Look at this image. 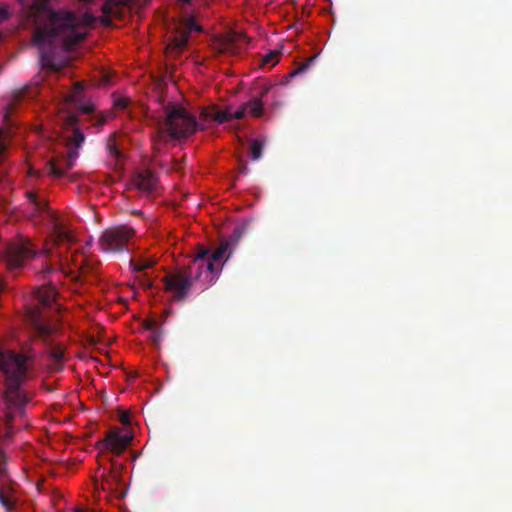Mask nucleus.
Wrapping results in <instances>:
<instances>
[{
	"label": "nucleus",
	"instance_id": "nucleus-19",
	"mask_svg": "<svg viewBox=\"0 0 512 512\" xmlns=\"http://www.w3.org/2000/svg\"><path fill=\"white\" fill-rule=\"evenodd\" d=\"M130 264L133 267L134 272H144L145 270L151 268L155 264V261L149 258H139L136 260H131Z\"/></svg>",
	"mask_w": 512,
	"mask_h": 512
},
{
	"label": "nucleus",
	"instance_id": "nucleus-8",
	"mask_svg": "<svg viewBox=\"0 0 512 512\" xmlns=\"http://www.w3.org/2000/svg\"><path fill=\"white\" fill-rule=\"evenodd\" d=\"M228 243H221V245L214 251L205 247H198L196 256L192 260H200L199 266L201 267V276L205 275L207 278L210 276L209 281H212L215 276L219 274L222 269V259L228 249Z\"/></svg>",
	"mask_w": 512,
	"mask_h": 512
},
{
	"label": "nucleus",
	"instance_id": "nucleus-26",
	"mask_svg": "<svg viewBox=\"0 0 512 512\" xmlns=\"http://www.w3.org/2000/svg\"><path fill=\"white\" fill-rule=\"evenodd\" d=\"M214 113L215 111L212 108H203L200 116L202 120H213Z\"/></svg>",
	"mask_w": 512,
	"mask_h": 512
},
{
	"label": "nucleus",
	"instance_id": "nucleus-5",
	"mask_svg": "<svg viewBox=\"0 0 512 512\" xmlns=\"http://www.w3.org/2000/svg\"><path fill=\"white\" fill-rule=\"evenodd\" d=\"M200 260H191L190 264L174 273L166 275L162 281L165 290L173 295L175 301H183L190 293L193 283L202 278Z\"/></svg>",
	"mask_w": 512,
	"mask_h": 512
},
{
	"label": "nucleus",
	"instance_id": "nucleus-15",
	"mask_svg": "<svg viewBox=\"0 0 512 512\" xmlns=\"http://www.w3.org/2000/svg\"><path fill=\"white\" fill-rule=\"evenodd\" d=\"M134 0H105L102 11L105 15H118L120 7L129 6Z\"/></svg>",
	"mask_w": 512,
	"mask_h": 512
},
{
	"label": "nucleus",
	"instance_id": "nucleus-25",
	"mask_svg": "<svg viewBox=\"0 0 512 512\" xmlns=\"http://www.w3.org/2000/svg\"><path fill=\"white\" fill-rule=\"evenodd\" d=\"M247 113L245 103L234 113L231 112L232 119H242Z\"/></svg>",
	"mask_w": 512,
	"mask_h": 512
},
{
	"label": "nucleus",
	"instance_id": "nucleus-13",
	"mask_svg": "<svg viewBox=\"0 0 512 512\" xmlns=\"http://www.w3.org/2000/svg\"><path fill=\"white\" fill-rule=\"evenodd\" d=\"M121 483V475L118 472L111 471L100 484L96 483V488L101 489L102 491H109L110 493L115 494L116 497L123 498L125 496V492L118 491V487Z\"/></svg>",
	"mask_w": 512,
	"mask_h": 512
},
{
	"label": "nucleus",
	"instance_id": "nucleus-37",
	"mask_svg": "<svg viewBox=\"0 0 512 512\" xmlns=\"http://www.w3.org/2000/svg\"><path fill=\"white\" fill-rule=\"evenodd\" d=\"M52 270V267L50 265H46L45 269L43 270L45 273H48Z\"/></svg>",
	"mask_w": 512,
	"mask_h": 512
},
{
	"label": "nucleus",
	"instance_id": "nucleus-30",
	"mask_svg": "<svg viewBox=\"0 0 512 512\" xmlns=\"http://www.w3.org/2000/svg\"><path fill=\"white\" fill-rule=\"evenodd\" d=\"M231 50H232V41L230 39L223 41L221 44V51L229 52Z\"/></svg>",
	"mask_w": 512,
	"mask_h": 512
},
{
	"label": "nucleus",
	"instance_id": "nucleus-9",
	"mask_svg": "<svg viewBox=\"0 0 512 512\" xmlns=\"http://www.w3.org/2000/svg\"><path fill=\"white\" fill-rule=\"evenodd\" d=\"M132 437L128 434H121L118 429L107 432L106 437L96 443L100 451L109 450L115 455H120L129 445Z\"/></svg>",
	"mask_w": 512,
	"mask_h": 512
},
{
	"label": "nucleus",
	"instance_id": "nucleus-10",
	"mask_svg": "<svg viewBox=\"0 0 512 512\" xmlns=\"http://www.w3.org/2000/svg\"><path fill=\"white\" fill-rule=\"evenodd\" d=\"M66 100L83 114H90L95 110L94 104L83 96V86L79 82L74 84Z\"/></svg>",
	"mask_w": 512,
	"mask_h": 512
},
{
	"label": "nucleus",
	"instance_id": "nucleus-29",
	"mask_svg": "<svg viewBox=\"0 0 512 512\" xmlns=\"http://www.w3.org/2000/svg\"><path fill=\"white\" fill-rule=\"evenodd\" d=\"M10 17V13L6 6L0 7V22L7 20Z\"/></svg>",
	"mask_w": 512,
	"mask_h": 512
},
{
	"label": "nucleus",
	"instance_id": "nucleus-16",
	"mask_svg": "<svg viewBox=\"0 0 512 512\" xmlns=\"http://www.w3.org/2000/svg\"><path fill=\"white\" fill-rule=\"evenodd\" d=\"M189 39V34L186 31L179 30L175 33L171 43L169 44V49L175 50L177 52H181Z\"/></svg>",
	"mask_w": 512,
	"mask_h": 512
},
{
	"label": "nucleus",
	"instance_id": "nucleus-22",
	"mask_svg": "<svg viewBox=\"0 0 512 512\" xmlns=\"http://www.w3.org/2000/svg\"><path fill=\"white\" fill-rule=\"evenodd\" d=\"M279 54L278 51H270L264 56L263 64L273 67L278 62Z\"/></svg>",
	"mask_w": 512,
	"mask_h": 512
},
{
	"label": "nucleus",
	"instance_id": "nucleus-32",
	"mask_svg": "<svg viewBox=\"0 0 512 512\" xmlns=\"http://www.w3.org/2000/svg\"><path fill=\"white\" fill-rule=\"evenodd\" d=\"M142 285L147 287V288H152L153 287L152 281L149 278H147V275L145 273L143 274Z\"/></svg>",
	"mask_w": 512,
	"mask_h": 512
},
{
	"label": "nucleus",
	"instance_id": "nucleus-20",
	"mask_svg": "<svg viewBox=\"0 0 512 512\" xmlns=\"http://www.w3.org/2000/svg\"><path fill=\"white\" fill-rule=\"evenodd\" d=\"M264 148V141L262 139H255L252 141L250 146V157L253 160H258L262 156Z\"/></svg>",
	"mask_w": 512,
	"mask_h": 512
},
{
	"label": "nucleus",
	"instance_id": "nucleus-33",
	"mask_svg": "<svg viewBox=\"0 0 512 512\" xmlns=\"http://www.w3.org/2000/svg\"><path fill=\"white\" fill-rule=\"evenodd\" d=\"M106 121H107V118L105 116H97L94 125L102 126L106 123Z\"/></svg>",
	"mask_w": 512,
	"mask_h": 512
},
{
	"label": "nucleus",
	"instance_id": "nucleus-7",
	"mask_svg": "<svg viewBox=\"0 0 512 512\" xmlns=\"http://www.w3.org/2000/svg\"><path fill=\"white\" fill-rule=\"evenodd\" d=\"M135 236V229L128 225L113 226L102 232L98 244L103 252L121 253L128 250L130 241Z\"/></svg>",
	"mask_w": 512,
	"mask_h": 512
},
{
	"label": "nucleus",
	"instance_id": "nucleus-31",
	"mask_svg": "<svg viewBox=\"0 0 512 512\" xmlns=\"http://www.w3.org/2000/svg\"><path fill=\"white\" fill-rule=\"evenodd\" d=\"M151 332H152V335H151L152 341L157 344L161 339V335H160L158 328Z\"/></svg>",
	"mask_w": 512,
	"mask_h": 512
},
{
	"label": "nucleus",
	"instance_id": "nucleus-3",
	"mask_svg": "<svg viewBox=\"0 0 512 512\" xmlns=\"http://www.w3.org/2000/svg\"><path fill=\"white\" fill-rule=\"evenodd\" d=\"M54 287H41L35 291L36 305H29L26 309L25 319L31 328L33 341H41L46 345L51 360V369L58 371L64 363V349L55 345L53 335L55 329L50 325L45 308L50 307L56 299Z\"/></svg>",
	"mask_w": 512,
	"mask_h": 512
},
{
	"label": "nucleus",
	"instance_id": "nucleus-34",
	"mask_svg": "<svg viewBox=\"0 0 512 512\" xmlns=\"http://www.w3.org/2000/svg\"><path fill=\"white\" fill-rule=\"evenodd\" d=\"M120 421H121V423H123V424H125V425H126V424H129V423H130V416H129V414H127V413H122V414L120 415Z\"/></svg>",
	"mask_w": 512,
	"mask_h": 512
},
{
	"label": "nucleus",
	"instance_id": "nucleus-21",
	"mask_svg": "<svg viewBox=\"0 0 512 512\" xmlns=\"http://www.w3.org/2000/svg\"><path fill=\"white\" fill-rule=\"evenodd\" d=\"M231 120L232 116L230 109H226L223 111H215L213 115V121L217 122L218 124H223Z\"/></svg>",
	"mask_w": 512,
	"mask_h": 512
},
{
	"label": "nucleus",
	"instance_id": "nucleus-1",
	"mask_svg": "<svg viewBox=\"0 0 512 512\" xmlns=\"http://www.w3.org/2000/svg\"><path fill=\"white\" fill-rule=\"evenodd\" d=\"M27 17L34 25L33 43L39 49L41 65L53 72L64 67L61 53L72 51L96 20L88 13L55 10L46 0H34L28 6Z\"/></svg>",
	"mask_w": 512,
	"mask_h": 512
},
{
	"label": "nucleus",
	"instance_id": "nucleus-23",
	"mask_svg": "<svg viewBox=\"0 0 512 512\" xmlns=\"http://www.w3.org/2000/svg\"><path fill=\"white\" fill-rule=\"evenodd\" d=\"M315 57H310L306 62L300 64L296 69H294L292 72H290V76L291 77H294L300 73H303L305 72L309 66L311 65V63L314 61Z\"/></svg>",
	"mask_w": 512,
	"mask_h": 512
},
{
	"label": "nucleus",
	"instance_id": "nucleus-24",
	"mask_svg": "<svg viewBox=\"0 0 512 512\" xmlns=\"http://www.w3.org/2000/svg\"><path fill=\"white\" fill-rule=\"evenodd\" d=\"M182 30L188 32V34L190 35L192 31H200L201 28L196 24V22L192 18H189L186 20L185 27Z\"/></svg>",
	"mask_w": 512,
	"mask_h": 512
},
{
	"label": "nucleus",
	"instance_id": "nucleus-6",
	"mask_svg": "<svg viewBox=\"0 0 512 512\" xmlns=\"http://www.w3.org/2000/svg\"><path fill=\"white\" fill-rule=\"evenodd\" d=\"M40 250L28 238H19L7 244L2 252L3 260L9 270L19 269L32 260Z\"/></svg>",
	"mask_w": 512,
	"mask_h": 512
},
{
	"label": "nucleus",
	"instance_id": "nucleus-2",
	"mask_svg": "<svg viewBox=\"0 0 512 512\" xmlns=\"http://www.w3.org/2000/svg\"><path fill=\"white\" fill-rule=\"evenodd\" d=\"M0 372L5 384L0 400V445H5L12 441L18 428L26 426L23 419L31 399L22 388L27 376L26 357L0 346ZM6 481V455L0 449V504L12 511L14 503L6 494Z\"/></svg>",
	"mask_w": 512,
	"mask_h": 512
},
{
	"label": "nucleus",
	"instance_id": "nucleus-28",
	"mask_svg": "<svg viewBox=\"0 0 512 512\" xmlns=\"http://www.w3.org/2000/svg\"><path fill=\"white\" fill-rule=\"evenodd\" d=\"M144 327L149 331H154L158 328V323L153 319H149L144 322Z\"/></svg>",
	"mask_w": 512,
	"mask_h": 512
},
{
	"label": "nucleus",
	"instance_id": "nucleus-41",
	"mask_svg": "<svg viewBox=\"0 0 512 512\" xmlns=\"http://www.w3.org/2000/svg\"><path fill=\"white\" fill-rule=\"evenodd\" d=\"M18 2H19L20 4H22L23 6H25V5H26L25 0H18Z\"/></svg>",
	"mask_w": 512,
	"mask_h": 512
},
{
	"label": "nucleus",
	"instance_id": "nucleus-11",
	"mask_svg": "<svg viewBox=\"0 0 512 512\" xmlns=\"http://www.w3.org/2000/svg\"><path fill=\"white\" fill-rule=\"evenodd\" d=\"M77 157V151H69L65 157L50 160L48 163L49 174L55 178H61L66 171L74 166V161Z\"/></svg>",
	"mask_w": 512,
	"mask_h": 512
},
{
	"label": "nucleus",
	"instance_id": "nucleus-38",
	"mask_svg": "<svg viewBox=\"0 0 512 512\" xmlns=\"http://www.w3.org/2000/svg\"><path fill=\"white\" fill-rule=\"evenodd\" d=\"M177 1L182 4H189L191 2V0H177Z\"/></svg>",
	"mask_w": 512,
	"mask_h": 512
},
{
	"label": "nucleus",
	"instance_id": "nucleus-14",
	"mask_svg": "<svg viewBox=\"0 0 512 512\" xmlns=\"http://www.w3.org/2000/svg\"><path fill=\"white\" fill-rule=\"evenodd\" d=\"M135 184L139 190L151 193L156 190L158 186V179L154 172L146 169L138 173L135 179Z\"/></svg>",
	"mask_w": 512,
	"mask_h": 512
},
{
	"label": "nucleus",
	"instance_id": "nucleus-35",
	"mask_svg": "<svg viewBox=\"0 0 512 512\" xmlns=\"http://www.w3.org/2000/svg\"><path fill=\"white\" fill-rule=\"evenodd\" d=\"M43 253H44L46 256H48V257H52V255H53L52 250H51V249H48V248H46V249L43 251Z\"/></svg>",
	"mask_w": 512,
	"mask_h": 512
},
{
	"label": "nucleus",
	"instance_id": "nucleus-39",
	"mask_svg": "<svg viewBox=\"0 0 512 512\" xmlns=\"http://www.w3.org/2000/svg\"><path fill=\"white\" fill-rule=\"evenodd\" d=\"M76 512H94V511H89V510H85V509H77Z\"/></svg>",
	"mask_w": 512,
	"mask_h": 512
},
{
	"label": "nucleus",
	"instance_id": "nucleus-17",
	"mask_svg": "<svg viewBox=\"0 0 512 512\" xmlns=\"http://www.w3.org/2000/svg\"><path fill=\"white\" fill-rule=\"evenodd\" d=\"M73 241V237L63 228L61 224H55L54 226V243L56 245H60L63 242L71 243Z\"/></svg>",
	"mask_w": 512,
	"mask_h": 512
},
{
	"label": "nucleus",
	"instance_id": "nucleus-12",
	"mask_svg": "<svg viewBox=\"0 0 512 512\" xmlns=\"http://www.w3.org/2000/svg\"><path fill=\"white\" fill-rule=\"evenodd\" d=\"M64 124L73 129V134L69 139V145L73 146V149H70V151H77L85 140L84 134L76 127L78 124L77 116L74 113H67L64 117Z\"/></svg>",
	"mask_w": 512,
	"mask_h": 512
},
{
	"label": "nucleus",
	"instance_id": "nucleus-40",
	"mask_svg": "<svg viewBox=\"0 0 512 512\" xmlns=\"http://www.w3.org/2000/svg\"><path fill=\"white\" fill-rule=\"evenodd\" d=\"M8 118H9V114H8V112H6V113L4 114V120H5V121H8Z\"/></svg>",
	"mask_w": 512,
	"mask_h": 512
},
{
	"label": "nucleus",
	"instance_id": "nucleus-18",
	"mask_svg": "<svg viewBox=\"0 0 512 512\" xmlns=\"http://www.w3.org/2000/svg\"><path fill=\"white\" fill-rule=\"evenodd\" d=\"M247 112L254 116V117H260L263 114L264 108H263V102L260 98H255L253 100H250L245 103Z\"/></svg>",
	"mask_w": 512,
	"mask_h": 512
},
{
	"label": "nucleus",
	"instance_id": "nucleus-27",
	"mask_svg": "<svg viewBox=\"0 0 512 512\" xmlns=\"http://www.w3.org/2000/svg\"><path fill=\"white\" fill-rule=\"evenodd\" d=\"M129 100L124 97L117 98L114 101V104L119 109H125L128 106Z\"/></svg>",
	"mask_w": 512,
	"mask_h": 512
},
{
	"label": "nucleus",
	"instance_id": "nucleus-4",
	"mask_svg": "<svg viewBox=\"0 0 512 512\" xmlns=\"http://www.w3.org/2000/svg\"><path fill=\"white\" fill-rule=\"evenodd\" d=\"M204 129L185 108L168 103L163 106L157 120V137L160 141L181 140Z\"/></svg>",
	"mask_w": 512,
	"mask_h": 512
},
{
	"label": "nucleus",
	"instance_id": "nucleus-36",
	"mask_svg": "<svg viewBox=\"0 0 512 512\" xmlns=\"http://www.w3.org/2000/svg\"><path fill=\"white\" fill-rule=\"evenodd\" d=\"M247 172V165H242V167L240 168V173H246Z\"/></svg>",
	"mask_w": 512,
	"mask_h": 512
}]
</instances>
